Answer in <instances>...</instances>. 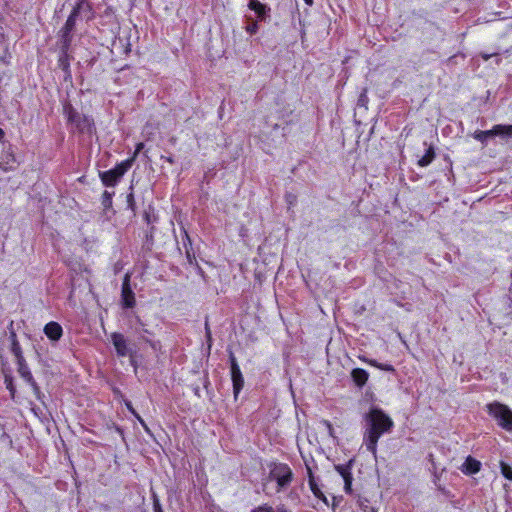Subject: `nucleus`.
<instances>
[{"mask_svg": "<svg viewBox=\"0 0 512 512\" xmlns=\"http://www.w3.org/2000/svg\"><path fill=\"white\" fill-rule=\"evenodd\" d=\"M4 384H5L6 389L10 393L11 399L14 400L15 399V395H16V388H15V385H14V382H13V378H12L11 375L6 374L4 376Z\"/></svg>", "mask_w": 512, "mask_h": 512, "instance_id": "4be33fe9", "label": "nucleus"}, {"mask_svg": "<svg viewBox=\"0 0 512 512\" xmlns=\"http://www.w3.org/2000/svg\"><path fill=\"white\" fill-rule=\"evenodd\" d=\"M64 111L68 121L74 124L80 131H91L93 123L89 117L80 115L70 105L65 106Z\"/></svg>", "mask_w": 512, "mask_h": 512, "instance_id": "423d86ee", "label": "nucleus"}, {"mask_svg": "<svg viewBox=\"0 0 512 512\" xmlns=\"http://www.w3.org/2000/svg\"><path fill=\"white\" fill-rule=\"evenodd\" d=\"M501 474L507 480L512 481V467L504 461L499 463Z\"/></svg>", "mask_w": 512, "mask_h": 512, "instance_id": "b1692460", "label": "nucleus"}, {"mask_svg": "<svg viewBox=\"0 0 512 512\" xmlns=\"http://www.w3.org/2000/svg\"><path fill=\"white\" fill-rule=\"evenodd\" d=\"M304 2L309 6L313 4V0H304Z\"/></svg>", "mask_w": 512, "mask_h": 512, "instance_id": "a19ab883", "label": "nucleus"}, {"mask_svg": "<svg viewBox=\"0 0 512 512\" xmlns=\"http://www.w3.org/2000/svg\"><path fill=\"white\" fill-rule=\"evenodd\" d=\"M151 230H153V228H151ZM149 237V235H147V238ZM150 238L152 239L153 238V235H152V231H150Z\"/></svg>", "mask_w": 512, "mask_h": 512, "instance_id": "c03bdc74", "label": "nucleus"}, {"mask_svg": "<svg viewBox=\"0 0 512 512\" xmlns=\"http://www.w3.org/2000/svg\"><path fill=\"white\" fill-rule=\"evenodd\" d=\"M153 511L154 512H163L162 505L157 497L153 499Z\"/></svg>", "mask_w": 512, "mask_h": 512, "instance_id": "cd10ccee", "label": "nucleus"}, {"mask_svg": "<svg viewBox=\"0 0 512 512\" xmlns=\"http://www.w3.org/2000/svg\"><path fill=\"white\" fill-rule=\"evenodd\" d=\"M27 384L30 385L36 399L43 402L44 394L42 393L40 386L38 385L36 380L32 379V381L27 382Z\"/></svg>", "mask_w": 512, "mask_h": 512, "instance_id": "5701e85b", "label": "nucleus"}, {"mask_svg": "<svg viewBox=\"0 0 512 512\" xmlns=\"http://www.w3.org/2000/svg\"><path fill=\"white\" fill-rule=\"evenodd\" d=\"M8 163H9L8 161L0 162V168H2L3 170H7V168L2 166V164H8Z\"/></svg>", "mask_w": 512, "mask_h": 512, "instance_id": "ea45409f", "label": "nucleus"}, {"mask_svg": "<svg viewBox=\"0 0 512 512\" xmlns=\"http://www.w3.org/2000/svg\"><path fill=\"white\" fill-rule=\"evenodd\" d=\"M211 333V329H210V326H209V322L208 320L205 321V335L206 334H210Z\"/></svg>", "mask_w": 512, "mask_h": 512, "instance_id": "f704fd0d", "label": "nucleus"}, {"mask_svg": "<svg viewBox=\"0 0 512 512\" xmlns=\"http://www.w3.org/2000/svg\"><path fill=\"white\" fill-rule=\"evenodd\" d=\"M485 410L507 432H512V410L499 401H493L485 406Z\"/></svg>", "mask_w": 512, "mask_h": 512, "instance_id": "f03ea898", "label": "nucleus"}, {"mask_svg": "<svg viewBox=\"0 0 512 512\" xmlns=\"http://www.w3.org/2000/svg\"><path fill=\"white\" fill-rule=\"evenodd\" d=\"M17 363V372L20 375V377L27 383L29 381H32L34 379L32 372L26 362V360L18 361Z\"/></svg>", "mask_w": 512, "mask_h": 512, "instance_id": "2eb2a0df", "label": "nucleus"}, {"mask_svg": "<svg viewBox=\"0 0 512 512\" xmlns=\"http://www.w3.org/2000/svg\"><path fill=\"white\" fill-rule=\"evenodd\" d=\"M121 301L124 308H133L136 304L135 294L130 286V276L128 274L123 279Z\"/></svg>", "mask_w": 512, "mask_h": 512, "instance_id": "6e6552de", "label": "nucleus"}, {"mask_svg": "<svg viewBox=\"0 0 512 512\" xmlns=\"http://www.w3.org/2000/svg\"><path fill=\"white\" fill-rule=\"evenodd\" d=\"M146 342L153 348V349H156V346L157 344H159V342H153V341H150V340H146Z\"/></svg>", "mask_w": 512, "mask_h": 512, "instance_id": "c9c22d12", "label": "nucleus"}, {"mask_svg": "<svg viewBox=\"0 0 512 512\" xmlns=\"http://www.w3.org/2000/svg\"><path fill=\"white\" fill-rule=\"evenodd\" d=\"M133 162H119L114 168L99 173L103 185L114 187L131 168Z\"/></svg>", "mask_w": 512, "mask_h": 512, "instance_id": "20e7f679", "label": "nucleus"}, {"mask_svg": "<svg viewBox=\"0 0 512 512\" xmlns=\"http://www.w3.org/2000/svg\"><path fill=\"white\" fill-rule=\"evenodd\" d=\"M335 470L341 475L345 481L348 477H353L351 472V461L348 464L335 465Z\"/></svg>", "mask_w": 512, "mask_h": 512, "instance_id": "a211bd4d", "label": "nucleus"}, {"mask_svg": "<svg viewBox=\"0 0 512 512\" xmlns=\"http://www.w3.org/2000/svg\"><path fill=\"white\" fill-rule=\"evenodd\" d=\"M417 163L419 164V166L424 167V166H427L428 164H430L431 162L423 161V162H417Z\"/></svg>", "mask_w": 512, "mask_h": 512, "instance_id": "58836bf2", "label": "nucleus"}, {"mask_svg": "<svg viewBox=\"0 0 512 512\" xmlns=\"http://www.w3.org/2000/svg\"><path fill=\"white\" fill-rule=\"evenodd\" d=\"M473 138L483 144H486L489 139L493 138L491 129L486 131H475L473 133Z\"/></svg>", "mask_w": 512, "mask_h": 512, "instance_id": "aec40b11", "label": "nucleus"}, {"mask_svg": "<svg viewBox=\"0 0 512 512\" xmlns=\"http://www.w3.org/2000/svg\"><path fill=\"white\" fill-rule=\"evenodd\" d=\"M491 134L493 138L499 137L504 140L512 138V125H494L491 129Z\"/></svg>", "mask_w": 512, "mask_h": 512, "instance_id": "ddd939ff", "label": "nucleus"}, {"mask_svg": "<svg viewBox=\"0 0 512 512\" xmlns=\"http://www.w3.org/2000/svg\"><path fill=\"white\" fill-rule=\"evenodd\" d=\"M4 137V131L0 128V139Z\"/></svg>", "mask_w": 512, "mask_h": 512, "instance_id": "79ce46f5", "label": "nucleus"}, {"mask_svg": "<svg viewBox=\"0 0 512 512\" xmlns=\"http://www.w3.org/2000/svg\"><path fill=\"white\" fill-rule=\"evenodd\" d=\"M127 409L131 412V414L134 416L137 414L136 410L133 408L131 402H126Z\"/></svg>", "mask_w": 512, "mask_h": 512, "instance_id": "2f4dec72", "label": "nucleus"}, {"mask_svg": "<svg viewBox=\"0 0 512 512\" xmlns=\"http://www.w3.org/2000/svg\"><path fill=\"white\" fill-rule=\"evenodd\" d=\"M351 378L357 387L362 388L368 382L369 373L363 368H354L351 371Z\"/></svg>", "mask_w": 512, "mask_h": 512, "instance_id": "f8f14e48", "label": "nucleus"}, {"mask_svg": "<svg viewBox=\"0 0 512 512\" xmlns=\"http://www.w3.org/2000/svg\"><path fill=\"white\" fill-rule=\"evenodd\" d=\"M44 334L51 341H58L63 335L62 326L55 321H50L44 326Z\"/></svg>", "mask_w": 512, "mask_h": 512, "instance_id": "1a4fd4ad", "label": "nucleus"}, {"mask_svg": "<svg viewBox=\"0 0 512 512\" xmlns=\"http://www.w3.org/2000/svg\"><path fill=\"white\" fill-rule=\"evenodd\" d=\"M322 423L328 430V433L332 436L333 432H334V428H333V425L331 424V422L329 420H323Z\"/></svg>", "mask_w": 512, "mask_h": 512, "instance_id": "c85d7f7f", "label": "nucleus"}, {"mask_svg": "<svg viewBox=\"0 0 512 512\" xmlns=\"http://www.w3.org/2000/svg\"><path fill=\"white\" fill-rule=\"evenodd\" d=\"M134 417L139 421V423L142 425V427L148 431V426L147 424L145 423V421L141 418V416L137 413L136 415H134Z\"/></svg>", "mask_w": 512, "mask_h": 512, "instance_id": "c756f323", "label": "nucleus"}, {"mask_svg": "<svg viewBox=\"0 0 512 512\" xmlns=\"http://www.w3.org/2000/svg\"><path fill=\"white\" fill-rule=\"evenodd\" d=\"M126 202H127V207L133 212L135 213L136 211V203H135V199H134V195L133 193H129L127 195V199H126Z\"/></svg>", "mask_w": 512, "mask_h": 512, "instance_id": "a878e982", "label": "nucleus"}, {"mask_svg": "<svg viewBox=\"0 0 512 512\" xmlns=\"http://www.w3.org/2000/svg\"><path fill=\"white\" fill-rule=\"evenodd\" d=\"M142 146H143V143H140V144L138 145L137 151H138V150H140V148H142Z\"/></svg>", "mask_w": 512, "mask_h": 512, "instance_id": "37998d69", "label": "nucleus"}, {"mask_svg": "<svg viewBox=\"0 0 512 512\" xmlns=\"http://www.w3.org/2000/svg\"><path fill=\"white\" fill-rule=\"evenodd\" d=\"M77 13H78V11L74 10L73 13L66 20V23H65V26H64L65 33L70 32L74 28L75 18H76Z\"/></svg>", "mask_w": 512, "mask_h": 512, "instance_id": "393cba45", "label": "nucleus"}, {"mask_svg": "<svg viewBox=\"0 0 512 512\" xmlns=\"http://www.w3.org/2000/svg\"><path fill=\"white\" fill-rule=\"evenodd\" d=\"M114 196V192H109L105 190L101 197V204L104 208V210H108L112 207V199Z\"/></svg>", "mask_w": 512, "mask_h": 512, "instance_id": "412c9836", "label": "nucleus"}, {"mask_svg": "<svg viewBox=\"0 0 512 512\" xmlns=\"http://www.w3.org/2000/svg\"><path fill=\"white\" fill-rule=\"evenodd\" d=\"M144 219H145V221L147 222V224H150V223H151V221H152V220H151V215H150V213H149V212H145V213H144Z\"/></svg>", "mask_w": 512, "mask_h": 512, "instance_id": "72a5a7b5", "label": "nucleus"}, {"mask_svg": "<svg viewBox=\"0 0 512 512\" xmlns=\"http://www.w3.org/2000/svg\"><path fill=\"white\" fill-rule=\"evenodd\" d=\"M293 478V471L288 464L275 462L270 465L269 479L277 483V492L288 488Z\"/></svg>", "mask_w": 512, "mask_h": 512, "instance_id": "7ed1b4c3", "label": "nucleus"}, {"mask_svg": "<svg viewBox=\"0 0 512 512\" xmlns=\"http://www.w3.org/2000/svg\"><path fill=\"white\" fill-rule=\"evenodd\" d=\"M110 340L115 348L118 357L132 356L131 349L129 348L128 339L120 332H112Z\"/></svg>", "mask_w": 512, "mask_h": 512, "instance_id": "0eeeda50", "label": "nucleus"}, {"mask_svg": "<svg viewBox=\"0 0 512 512\" xmlns=\"http://www.w3.org/2000/svg\"><path fill=\"white\" fill-rule=\"evenodd\" d=\"M494 54H482V58L487 61L489 58H491Z\"/></svg>", "mask_w": 512, "mask_h": 512, "instance_id": "e433bc0d", "label": "nucleus"}, {"mask_svg": "<svg viewBox=\"0 0 512 512\" xmlns=\"http://www.w3.org/2000/svg\"><path fill=\"white\" fill-rule=\"evenodd\" d=\"M307 474H308V484L310 487V490L312 491L313 495L322 500L324 503H328L326 496L323 494L321 489L319 488L318 484L315 481L313 471L310 467H307Z\"/></svg>", "mask_w": 512, "mask_h": 512, "instance_id": "9b49d317", "label": "nucleus"}, {"mask_svg": "<svg viewBox=\"0 0 512 512\" xmlns=\"http://www.w3.org/2000/svg\"><path fill=\"white\" fill-rule=\"evenodd\" d=\"M256 31H257V24L256 23H254V24H252V25L247 27V32H249L250 34H254V33H256Z\"/></svg>", "mask_w": 512, "mask_h": 512, "instance_id": "7c9ffc66", "label": "nucleus"}, {"mask_svg": "<svg viewBox=\"0 0 512 512\" xmlns=\"http://www.w3.org/2000/svg\"><path fill=\"white\" fill-rule=\"evenodd\" d=\"M11 352L16 358V362L25 360L22 352V348L19 344V342L16 339L15 334H13V341L11 344Z\"/></svg>", "mask_w": 512, "mask_h": 512, "instance_id": "f3484780", "label": "nucleus"}, {"mask_svg": "<svg viewBox=\"0 0 512 512\" xmlns=\"http://www.w3.org/2000/svg\"><path fill=\"white\" fill-rule=\"evenodd\" d=\"M250 512H290L284 507L277 508V510L274 509L269 504H261L255 508H253Z\"/></svg>", "mask_w": 512, "mask_h": 512, "instance_id": "6ab92c4d", "label": "nucleus"}, {"mask_svg": "<svg viewBox=\"0 0 512 512\" xmlns=\"http://www.w3.org/2000/svg\"><path fill=\"white\" fill-rule=\"evenodd\" d=\"M249 8L253 10L260 20H264L268 11L270 10L265 4H262L258 0H250Z\"/></svg>", "mask_w": 512, "mask_h": 512, "instance_id": "4468645a", "label": "nucleus"}, {"mask_svg": "<svg viewBox=\"0 0 512 512\" xmlns=\"http://www.w3.org/2000/svg\"><path fill=\"white\" fill-rule=\"evenodd\" d=\"M205 336H206V341L208 343V347L210 348L212 345V333L206 334Z\"/></svg>", "mask_w": 512, "mask_h": 512, "instance_id": "473e14b6", "label": "nucleus"}, {"mask_svg": "<svg viewBox=\"0 0 512 512\" xmlns=\"http://www.w3.org/2000/svg\"><path fill=\"white\" fill-rule=\"evenodd\" d=\"M352 481L353 477H348V479L344 481V490L347 494L352 493Z\"/></svg>", "mask_w": 512, "mask_h": 512, "instance_id": "bb28decb", "label": "nucleus"}, {"mask_svg": "<svg viewBox=\"0 0 512 512\" xmlns=\"http://www.w3.org/2000/svg\"><path fill=\"white\" fill-rule=\"evenodd\" d=\"M31 410H32V412H33L36 416H39V415H38V411L40 410L39 408H37V407H32V408H31Z\"/></svg>", "mask_w": 512, "mask_h": 512, "instance_id": "4c0bfd02", "label": "nucleus"}, {"mask_svg": "<svg viewBox=\"0 0 512 512\" xmlns=\"http://www.w3.org/2000/svg\"><path fill=\"white\" fill-rule=\"evenodd\" d=\"M482 464L472 456H468L461 466V471L465 475H474L480 472Z\"/></svg>", "mask_w": 512, "mask_h": 512, "instance_id": "9d476101", "label": "nucleus"}, {"mask_svg": "<svg viewBox=\"0 0 512 512\" xmlns=\"http://www.w3.org/2000/svg\"><path fill=\"white\" fill-rule=\"evenodd\" d=\"M229 362H230V373L231 380L233 386V394L235 399H237L241 390L244 387V377L242 375L241 369L238 365L237 359L232 351L229 353Z\"/></svg>", "mask_w": 512, "mask_h": 512, "instance_id": "39448f33", "label": "nucleus"}, {"mask_svg": "<svg viewBox=\"0 0 512 512\" xmlns=\"http://www.w3.org/2000/svg\"><path fill=\"white\" fill-rule=\"evenodd\" d=\"M363 444L368 452L377 455L380 438L394 428L393 419L380 407H371L364 415Z\"/></svg>", "mask_w": 512, "mask_h": 512, "instance_id": "f257e3e1", "label": "nucleus"}, {"mask_svg": "<svg viewBox=\"0 0 512 512\" xmlns=\"http://www.w3.org/2000/svg\"><path fill=\"white\" fill-rule=\"evenodd\" d=\"M360 360L367 363L368 365L375 367L379 370L386 372H395V368L392 364L389 363H380L375 359H368L366 357H360Z\"/></svg>", "mask_w": 512, "mask_h": 512, "instance_id": "dca6fc26", "label": "nucleus"}]
</instances>
